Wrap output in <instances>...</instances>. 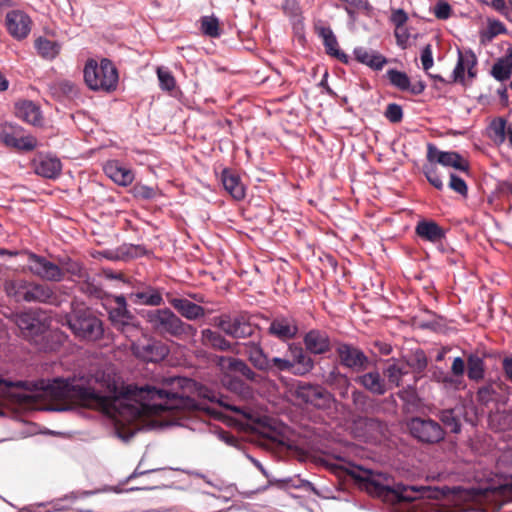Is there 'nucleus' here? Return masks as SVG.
Instances as JSON below:
<instances>
[{
    "instance_id": "37",
    "label": "nucleus",
    "mask_w": 512,
    "mask_h": 512,
    "mask_svg": "<svg viewBox=\"0 0 512 512\" xmlns=\"http://www.w3.org/2000/svg\"><path fill=\"white\" fill-rule=\"evenodd\" d=\"M467 375L472 381L479 382L484 378V360L477 354H470L467 358Z\"/></svg>"
},
{
    "instance_id": "34",
    "label": "nucleus",
    "mask_w": 512,
    "mask_h": 512,
    "mask_svg": "<svg viewBox=\"0 0 512 512\" xmlns=\"http://www.w3.org/2000/svg\"><path fill=\"white\" fill-rule=\"evenodd\" d=\"M492 76L498 81H504L512 75V46L508 47L505 56L499 58L491 70Z\"/></svg>"
},
{
    "instance_id": "43",
    "label": "nucleus",
    "mask_w": 512,
    "mask_h": 512,
    "mask_svg": "<svg viewBox=\"0 0 512 512\" xmlns=\"http://www.w3.org/2000/svg\"><path fill=\"white\" fill-rule=\"evenodd\" d=\"M269 368L265 369L264 372L278 373V372H290L292 373L293 365L290 363V358L286 357H273L268 358Z\"/></svg>"
},
{
    "instance_id": "27",
    "label": "nucleus",
    "mask_w": 512,
    "mask_h": 512,
    "mask_svg": "<svg viewBox=\"0 0 512 512\" xmlns=\"http://www.w3.org/2000/svg\"><path fill=\"white\" fill-rule=\"evenodd\" d=\"M14 322L24 336L38 335L43 331V325L32 312L16 314Z\"/></svg>"
},
{
    "instance_id": "49",
    "label": "nucleus",
    "mask_w": 512,
    "mask_h": 512,
    "mask_svg": "<svg viewBox=\"0 0 512 512\" xmlns=\"http://www.w3.org/2000/svg\"><path fill=\"white\" fill-rule=\"evenodd\" d=\"M405 373L404 367L397 363L391 364L387 368V377L396 386H399L400 380Z\"/></svg>"
},
{
    "instance_id": "61",
    "label": "nucleus",
    "mask_w": 512,
    "mask_h": 512,
    "mask_svg": "<svg viewBox=\"0 0 512 512\" xmlns=\"http://www.w3.org/2000/svg\"><path fill=\"white\" fill-rule=\"evenodd\" d=\"M283 10L286 14L297 15L299 12V6L296 0H284Z\"/></svg>"
},
{
    "instance_id": "35",
    "label": "nucleus",
    "mask_w": 512,
    "mask_h": 512,
    "mask_svg": "<svg viewBox=\"0 0 512 512\" xmlns=\"http://www.w3.org/2000/svg\"><path fill=\"white\" fill-rule=\"evenodd\" d=\"M201 342L204 346L221 351L229 350L231 344L219 332L211 329H204L201 332Z\"/></svg>"
},
{
    "instance_id": "38",
    "label": "nucleus",
    "mask_w": 512,
    "mask_h": 512,
    "mask_svg": "<svg viewBox=\"0 0 512 512\" xmlns=\"http://www.w3.org/2000/svg\"><path fill=\"white\" fill-rule=\"evenodd\" d=\"M507 29L505 25L498 19L487 18V26L480 31V40L482 43L491 42L496 36L505 34Z\"/></svg>"
},
{
    "instance_id": "29",
    "label": "nucleus",
    "mask_w": 512,
    "mask_h": 512,
    "mask_svg": "<svg viewBox=\"0 0 512 512\" xmlns=\"http://www.w3.org/2000/svg\"><path fill=\"white\" fill-rule=\"evenodd\" d=\"M319 36L323 40L326 52L337 58L343 63L349 62V57L338 48V41L333 31L329 27H321L319 29Z\"/></svg>"
},
{
    "instance_id": "56",
    "label": "nucleus",
    "mask_w": 512,
    "mask_h": 512,
    "mask_svg": "<svg viewBox=\"0 0 512 512\" xmlns=\"http://www.w3.org/2000/svg\"><path fill=\"white\" fill-rule=\"evenodd\" d=\"M407 20L408 15L403 9H395L392 11L390 21L395 26V28L405 26Z\"/></svg>"
},
{
    "instance_id": "21",
    "label": "nucleus",
    "mask_w": 512,
    "mask_h": 512,
    "mask_svg": "<svg viewBox=\"0 0 512 512\" xmlns=\"http://www.w3.org/2000/svg\"><path fill=\"white\" fill-rule=\"evenodd\" d=\"M269 332L279 339H292L298 332V326L291 317H277L271 322Z\"/></svg>"
},
{
    "instance_id": "33",
    "label": "nucleus",
    "mask_w": 512,
    "mask_h": 512,
    "mask_svg": "<svg viewBox=\"0 0 512 512\" xmlns=\"http://www.w3.org/2000/svg\"><path fill=\"white\" fill-rule=\"evenodd\" d=\"M358 383H360L365 389L370 391L375 395H383L386 393V383L385 380L381 377L379 372L371 371L365 373L357 378Z\"/></svg>"
},
{
    "instance_id": "28",
    "label": "nucleus",
    "mask_w": 512,
    "mask_h": 512,
    "mask_svg": "<svg viewBox=\"0 0 512 512\" xmlns=\"http://www.w3.org/2000/svg\"><path fill=\"white\" fill-rule=\"evenodd\" d=\"M169 303L186 319L197 320L205 315L202 306L197 305L185 298H172Z\"/></svg>"
},
{
    "instance_id": "47",
    "label": "nucleus",
    "mask_w": 512,
    "mask_h": 512,
    "mask_svg": "<svg viewBox=\"0 0 512 512\" xmlns=\"http://www.w3.org/2000/svg\"><path fill=\"white\" fill-rule=\"evenodd\" d=\"M423 173L426 176L428 182L438 190H442L444 184L442 182L441 176L437 171L434 163H430L423 166Z\"/></svg>"
},
{
    "instance_id": "15",
    "label": "nucleus",
    "mask_w": 512,
    "mask_h": 512,
    "mask_svg": "<svg viewBox=\"0 0 512 512\" xmlns=\"http://www.w3.org/2000/svg\"><path fill=\"white\" fill-rule=\"evenodd\" d=\"M25 294V302H39L50 305H58L60 302L55 290L46 284L29 282Z\"/></svg>"
},
{
    "instance_id": "40",
    "label": "nucleus",
    "mask_w": 512,
    "mask_h": 512,
    "mask_svg": "<svg viewBox=\"0 0 512 512\" xmlns=\"http://www.w3.org/2000/svg\"><path fill=\"white\" fill-rule=\"evenodd\" d=\"M131 298L142 305L159 306L163 303L162 295L155 289L133 293Z\"/></svg>"
},
{
    "instance_id": "62",
    "label": "nucleus",
    "mask_w": 512,
    "mask_h": 512,
    "mask_svg": "<svg viewBox=\"0 0 512 512\" xmlns=\"http://www.w3.org/2000/svg\"><path fill=\"white\" fill-rule=\"evenodd\" d=\"M502 368L507 379L512 381V355L502 360Z\"/></svg>"
},
{
    "instance_id": "23",
    "label": "nucleus",
    "mask_w": 512,
    "mask_h": 512,
    "mask_svg": "<svg viewBox=\"0 0 512 512\" xmlns=\"http://www.w3.org/2000/svg\"><path fill=\"white\" fill-rule=\"evenodd\" d=\"M35 173L49 179L56 178L62 170L61 162L56 157L40 156L34 160Z\"/></svg>"
},
{
    "instance_id": "19",
    "label": "nucleus",
    "mask_w": 512,
    "mask_h": 512,
    "mask_svg": "<svg viewBox=\"0 0 512 512\" xmlns=\"http://www.w3.org/2000/svg\"><path fill=\"white\" fill-rule=\"evenodd\" d=\"M386 75L394 87L401 91H409L414 95L421 94L426 87L422 81L411 84L408 75L405 72L398 71L396 69H389L386 72Z\"/></svg>"
},
{
    "instance_id": "60",
    "label": "nucleus",
    "mask_w": 512,
    "mask_h": 512,
    "mask_svg": "<svg viewBox=\"0 0 512 512\" xmlns=\"http://www.w3.org/2000/svg\"><path fill=\"white\" fill-rule=\"evenodd\" d=\"M59 89L68 96H73L77 94L76 85L69 80H62L58 83Z\"/></svg>"
},
{
    "instance_id": "16",
    "label": "nucleus",
    "mask_w": 512,
    "mask_h": 512,
    "mask_svg": "<svg viewBox=\"0 0 512 512\" xmlns=\"http://www.w3.org/2000/svg\"><path fill=\"white\" fill-rule=\"evenodd\" d=\"M288 356L290 363L293 365L292 374L294 375H306L314 368V361L301 346L290 344L288 346Z\"/></svg>"
},
{
    "instance_id": "4",
    "label": "nucleus",
    "mask_w": 512,
    "mask_h": 512,
    "mask_svg": "<svg viewBox=\"0 0 512 512\" xmlns=\"http://www.w3.org/2000/svg\"><path fill=\"white\" fill-rule=\"evenodd\" d=\"M146 320L151 327L160 334H169L179 337L192 330V326L185 324L174 312L168 308L148 311Z\"/></svg>"
},
{
    "instance_id": "48",
    "label": "nucleus",
    "mask_w": 512,
    "mask_h": 512,
    "mask_svg": "<svg viewBox=\"0 0 512 512\" xmlns=\"http://www.w3.org/2000/svg\"><path fill=\"white\" fill-rule=\"evenodd\" d=\"M438 382L443 385L445 389L459 390L464 388L463 380L458 376L449 375L445 372H441V378H438Z\"/></svg>"
},
{
    "instance_id": "64",
    "label": "nucleus",
    "mask_w": 512,
    "mask_h": 512,
    "mask_svg": "<svg viewBox=\"0 0 512 512\" xmlns=\"http://www.w3.org/2000/svg\"><path fill=\"white\" fill-rule=\"evenodd\" d=\"M352 400L358 407H362L365 403L366 396L361 391L354 390L352 392Z\"/></svg>"
},
{
    "instance_id": "8",
    "label": "nucleus",
    "mask_w": 512,
    "mask_h": 512,
    "mask_svg": "<svg viewBox=\"0 0 512 512\" xmlns=\"http://www.w3.org/2000/svg\"><path fill=\"white\" fill-rule=\"evenodd\" d=\"M31 17L20 9L8 11L5 16V26L11 37L21 41L26 39L32 30Z\"/></svg>"
},
{
    "instance_id": "42",
    "label": "nucleus",
    "mask_w": 512,
    "mask_h": 512,
    "mask_svg": "<svg viewBox=\"0 0 512 512\" xmlns=\"http://www.w3.org/2000/svg\"><path fill=\"white\" fill-rule=\"evenodd\" d=\"M217 363L222 371H233L238 372L240 374L242 373L243 369L248 366L241 359L226 356L218 357Z\"/></svg>"
},
{
    "instance_id": "41",
    "label": "nucleus",
    "mask_w": 512,
    "mask_h": 512,
    "mask_svg": "<svg viewBox=\"0 0 512 512\" xmlns=\"http://www.w3.org/2000/svg\"><path fill=\"white\" fill-rule=\"evenodd\" d=\"M420 490L414 486L397 484L393 486L392 496L398 501L411 502L417 499Z\"/></svg>"
},
{
    "instance_id": "22",
    "label": "nucleus",
    "mask_w": 512,
    "mask_h": 512,
    "mask_svg": "<svg viewBox=\"0 0 512 512\" xmlns=\"http://www.w3.org/2000/svg\"><path fill=\"white\" fill-rule=\"evenodd\" d=\"M105 174L116 184L128 186L134 180V173L128 167L123 166L118 161H109L104 166Z\"/></svg>"
},
{
    "instance_id": "31",
    "label": "nucleus",
    "mask_w": 512,
    "mask_h": 512,
    "mask_svg": "<svg viewBox=\"0 0 512 512\" xmlns=\"http://www.w3.org/2000/svg\"><path fill=\"white\" fill-rule=\"evenodd\" d=\"M15 113L18 118L31 125L41 123V111L32 101H22L16 104Z\"/></svg>"
},
{
    "instance_id": "45",
    "label": "nucleus",
    "mask_w": 512,
    "mask_h": 512,
    "mask_svg": "<svg viewBox=\"0 0 512 512\" xmlns=\"http://www.w3.org/2000/svg\"><path fill=\"white\" fill-rule=\"evenodd\" d=\"M157 77L159 80L160 88L164 91H171L176 86V80L168 68L158 67Z\"/></svg>"
},
{
    "instance_id": "10",
    "label": "nucleus",
    "mask_w": 512,
    "mask_h": 512,
    "mask_svg": "<svg viewBox=\"0 0 512 512\" xmlns=\"http://www.w3.org/2000/svg\"><path fill=\"white\" fill-rule=\"evenodd\" d=\"M215 325L234 338H245L253 333L252 325L243 316L221 315L214 319Z\"/></svg>"
},
{
    "instance_id": "3",
    "label": "nucleus",
    "mask_w": 512,
    "mask_h": 512,
    "mask_svg": "<svg viewBox=\"0 0 512 512\" xmlns=\"http://www.w3.org/2000/svg\"><path fill=\"white\" fill-rule=\"evenodd\" d=\"M67 323L77 337L89 341L100 339L104 332L101 320L87 309L74 310Z\"/></svg>"
},
{
    "instance_id": "30",
    "label": "nucleus",
    "mask_w": 512,
    "mask_h": 512,
    "mask_svg": "<svg viewBox=\"0 0 512 512\" xmlns=\"http://www.w3.org/2000/svg\"><path fill=\"white\" fill-rule=\"evenodd\" d=\"M415 231L421 239L432 243L440 242L445 236L444 230L434 221L418 222Z\"/></svg>"
},
{
    "instance_id": "20",
    "label": "nucleus",
    "mask_w": 512,
    "mask_h": 512,
    "mask_svg": "<svg viewBox=\"0 0 512 512\" xmlns=\"http://www.w3.org/2000/svg\"><path fill=\"white\" fill-rule=\"evenodd\" d=\"M337 352L341 363L348 368L360 369L367 362L364 353L353 346L341 344L337 348Z\"/></svg>"
},
{
    "instance_id": "9",
    "label": "nucleus",
    "mask_w": 512,
    "mask_h": 512,
    "mask_svg": "<svg viewBox=\"0 0 512 512\" xmlns=\"http://www.w3.org/2000/svg\"><path fill=\"white\" fill-rule=\"evenodd\" d=\"M131 350L134 356L146 362H159L169 353V349L164 343L154 339L133 342Z\"/></svg>"
},
{
    "instance_id": "55",
    "label": "nucleus",
    "mask_w": 512,
    "mask_h": 512,
    "mask_svg": "<svg viewBox=\"0 0 512 512\" xmlns=\"http://www.w3.org/2000/svg\"><path fill=\"white\" fill-rule=\"evenodd\" d=\"M492 9L496 12L500 13L502 16L506 18L510 22L509 9H508V1L506 0H490L487 2Z\"/></svg>"
},
{
    "instance_id": "5",
    "label": "nucleus",
    "mask_w": 512,
    "mask_h": 512,
    "mask_svg": "<svg viewBox=\"0 0 512 512\" xmlns=\"http://www.w3.org/2000/svg\"><path fill=\"white\" fill-rule=\"evenodd\" d=\"M293 394L299 401L321 410H328L335 403L333 395L320 385L300 382Z\"/></svg>"
},
{
    "instance_id": "50",
    "label": "nucleus",
    "mask_w": 512,
    "mask_h": 512,
    "mask_svg": "<svg viewBox=\"0 0 512 512\" xmlns=\"http://www.w3.org/2000/svg\"><path fill=\"white\" fill-rule=\"evenodd\" d=\"M433 13L437 19L447 20L452 14V8L448 2L440 0L434 6Z\"/></svg>"
},
{
    "instance_id": "53",
    "label": "nucleus",
    "mask_w": 512,
    "mask_h": 512,
    "mask_svg": "<svg viewBox=\"0 0 512 512\" xmlns=\"http://www.w3.org/2000/svg\"><path fill=\"white\" fill-rule=\"evenodd\" d=\"M396 43L401 49H405L408 45L410 33L405 26L395 28L394 32Z\"/></svg>"
},
{
    "instance_id": "24",
    "label": "nucleus",
    "mask_w": 512,
    "mask_h": 512,
    "mask_svg": "<svg viewBox=\"0 0 512 512\" xmlns=\"http://www.w3.org/2000/svg\"><path fill=\"white\" fill-rule=\"evenodd\" d=\"M355 59L373 70H381L387 63L386 57L378 53L377 51L367 49L365 47H356L353 50Z\"/></svg>"
},
{
    "instance_id": "36",
    "label": "nucleus",
    "mask_w": 512,
    "mask_h": 512,
    "mask_svg": "<svg viewBox=\"0 0 512 512\" xmlns=\"http://www.w3.org/2000/svg\"><path fill=\"white\" fill-rule=\"evenodd\" d=\"M35 49L44 59L52 60L60 53L61 46L58 42L49 40L45 37H38L35 40Z\"/></svg>"
},
{
    "instance_id": "14",
    "label": "nucleus",
    "mask_w": 512,
    "mask_h": 512,
    "mask_svg": "<svg viewBox=\"0 0 512 512\" xmlns=\"http://www.w3.org/2000/svg\"><path fill=\"white\" fill-rule=\"evenodd\" d=\"M364 474L361 479L365 481V487L369 493L378 497H386L392 494L393 487L387 475L382 473L376 474L371 471H365Z\"/></svg>"
},
{
    "instance_id": "58",
    "label": "nucleus",
    "mask_w": 512,
    "mask_h": 512,
    "mask_svg": "<svg viewBox=\"0 0 512 512\" xmlns=\"http://www.w3.org/2000/svg\"><path fill=\"white\" fill-rule=\"evenodd\" d=\"M451 372L454 376H458L459 378H463L465 372V362L461 357H455L452 366Z\"/></svg>"
},
{
    "instance_id": "46",
    "label": "nucleus",
    "mask_w": 512,
    "mask_h": 512,
    "mask_svg": "<svg viewBox=\"0 0 512 512\" xmlns=\"http://www.w3.org/2000/svg\"><path fill=\"white\" fill-rule=\"evenodd\" d=\"M440 420L448 429H450L451 432L459 433L461 431L459 419L456 417L452 409L441 411Z\"/></svg>"
},
{
    "instance_id": "17",
    "label": "nucleus",
    "mask_w": 512,
    "mask_h": 512,
    "mask_svg": "<svg viewBox=\"0 0 512 512\" xmlns=\"http://www.w3.org/2000/svg\"><path fill=\"white\" fill-rule=\"evenodd\" d=\"M237 353L243 354L250 363L258 370L263 371L269 368L268 356L264 353L261 346L253 341L243 343Z\"/></svg>"
},
{
    "instance_id": "18",
    "label": "nucleus",
    "mask_w": 512,
    "mask_h": 512,
    "mask_svg": "<svg viewBox=\"0 0 512 512\" xmlns=\"http://www.w3.org/2000/svg\"><path fill=\"white\" fill-rule=\"evenodd\" d=\"M487 134L496 145H501L507 140L512 147V124L504 118L493 119L487 128Z\"/></svg>"
},
{
    "instance_id": "2",
    "label": "nucleus",
    "mask_w": 512,
    "mask_h": 512,
    "mask_svg": "<svg viewBox=\"0 0 512 512\" xmlns=\"http://www.w3.org/2000/svg\"><path fill=\"white\" fill-rule=\"evenodd\" d=\"M84 80L92 90L111 91L116 88L118 73L108 59H102L100 64L89 60L84 68Z\"/></svg>"
},
{
    "instance_id": "44",
    "label": "nucleus",
    "mask_w": 512,
    "mask_h": 512,
    "mask_svg": "<svg viewBox=\"0 0 512 512\" xmlns=\"http://www.w3.org/2000/svg\"><path fill=\"white\" fill-rule=\"evenodd\" d=\"M201 31L204 35L216 38L220 36L219 21L214 16H204L201 19Z\"/></svg>"
},
{
    "instance_id": "25",
    "label": "nucleus",
    "mask_w": 512,
    "mask_h": 512,
    "mask_svg": "<svg viewBox=\"0 0 512 512\" xmlns=\"http://www.w3.org/2000/svg\"><path fill=\"white\" fill-rule=\"evenodd\" d=\"M306 349L313 354H323L330 348L329 337L325 332L311 330L304 337Z\"/></svg>"
},
{
    "instance_id": "26",
    "label": "nucleus",
    "mask_w": 512,
    "mask_h": 512,
    "mask_svg": "<svg viewBox=\"0 0 512 512\" xmlns=\"http://www.w3.org/2000/svg\"><path fill=\"white\" fill-rule=\"evenodd\" d=\"M477 64L476 56L471 51L461 52L458 51V61L453 70L454 81H462L464 79V72L467 69L470 77L475 76L474 67Z\"/></svg>"
},
{
    "instance_id": "51",
    "label": "nucleus",
    "mask_w": 512,
    "mask_h": 512,
    "mask_svg": "<svg viewBox=\"0 0 512 512\" xmlns=\"http://www.w3.org/2000/svg\"><path fill=\"white\" fill-rule=\"evenodd\" d=\"M384 115L391 123H398L403 118L402 107L396 103H390L388 104Z\"/></svg>"
},
{
    "instance_id": "32",
    "label": "nucleus",
    "mask_w": 512,
    "mask_h": 512,
    "mask_svg": "<svg viewBox=\"0 0 512 512\" xmlns=\"http://www.w3.org/2000/svg\"><path fill=\"white\" fill-rule=\"evenodd\" d=\"M221 179L224 189L235 200H241L245 197V187L237 174L225 169L222 172Z\"/></svg>"
},
{
    "instance_id": "52",
    "label": "nucleus",
    "mask_w": 512,
    "mask_h": 512,
    "mask_svg": "<svg viewBox=\"0 0 512 512\" xmlns=\"http://www.w3.org/2000/svg\"><path fill=\"white\" fill-rule=\"evenodd\" d=\"M449 187L462 196L467 195L468 187L466 182L461 177H458L453 173L450 174Z\"/></svg>"
},
{
    "instance_id": "1",
    "label": "nucleus",
    "mask_w": 512,
    "mask_h": 512,
    "mask_svg": "<svg viewBox=\"0 0 512 512\" xmlns=\"http://www.w3.org/2000/svg\"><path fill=\"white\" fill-rule=\"evenodd\" d=\"M13 387L32 392L31 397L50 395L59 400L93 409V374L72 379H55L52 383H47L45 380L12 382L0 378V397L7 395L9 389Z\"/></svg>"
},
{
    "instance_id": "12",
    "label": "nucleus",
    "mask_w": 512,
    "mask_h": 512,
    "mask_svg": "<svg viewBox=\"0 0 512 512\" xmlns=\"http://www.w3.org/2000/svg\"><path fill=\"white\" fill-rule=\"evenodd\" d=\"M427 160L430 163H437L444 167H452L460 171H468V162L457 152L441 151L433 144L427 145Z\"/></svg>"
},
{
    "instance_id": "39",
    "label": "nucleus",
    "mask_w": 512,
    "mask_h": 512,
    "mask_svg": "<svg viewBox=\"0 0 512 512\" xmlns=\"http://www.w3.org/2000/svg\"><path fill=\"white\" fill-rule=\"evenodd\" d=\"M28 285L29 282L22 279L7 280L4 284V290L9 297L16 301H25V291L28 290Z\"/></svg>"
},
{
    "instance_id": "11",
    "label": "nucleus",
    "mask_w": 512,
    "mask_h": 512,
    "mask_svg": "<svg viewBox=\"0 0 512 512\" xmlns=\"http://www.w3.org/2000/svg\"><path fill=\"white\" fill-rule=\"evenodd\" d=\"M116 307L109 312V318L114 327L127 336L132 332L138 331V326L133 322V315L127 309V302L124 296H117L115 299Z\"/></svg>"
},
{
    "instance_id": "13",
    "label": "nucleus",
    "mask_w": 512,
    "mask_h": 512,
    "mask_svg": "<svg viewBox=\"0 0 512 512\" xmlns=\"http://www.w3.org/2000/svg\"><path fill=\"white\" fill-rule=\"evenodd\" d=\"M20 129L10 128L0 131V141L7 147L20 151H32L38 145L37 139L32 135H19Z\"/></svg>"
},
{
    "instance_id": "6",
    "label": "nucleus",
    "mask_w": 512,
    "mask_h": 512,
    "mask_svg": "<svg viewBox=\"0 0 512 512\" xmlns=\"http://www.w3.org/2000/svg\"><path fill=\"white\" fill-rule=\"evenodd\" d=\"M21 255L26 259L27 269L33 275L52 282H60L64 279V269L47 258L32 252H24Z\"/></svg>"
},
{
    "instance_id": "59",
    "label": "nucleus",
    "mask_w": 512,
    "mask_h": 512,
    "mask_svg": "<svg viewBox=\"0 0 512 512\" xmlns=\"http://www.w3.org/2000/svg\"><path fill=\"white\" fill-rule=\"evenodd\" d=\"M497 190L505 197H512V176L498 183Z\"/></svg>"
},
{
    "instance_id": "54",
    "label": "nucleus",
    "mask_w": 512,
    "mask_h": 512,
    "mask_svg": "<svg viewBox=\"0 0 512 512\" xmlns=\"http://www.w3.org/2000/svg\"><path fill=\"white\" fill-rule=\"evenodd\" d=\"M421 63L425 71H428L433 66L434 61L431 44H427L423 47L421 51Z\"/></svg>"
},
{
    "instance_id": "63",
    "label": "nucleus",
    "mask_w": 512,
    "mask_h": 512,
    "mask_svg": "<svg viewBox=\"0 0 512 512\" xmlns=\"http://www.w3.org/2000/svg\"><path fill=\"white\" fill-rule=\"evenodd\" d=\"M65 270L72 274V275H76V276H81L82 274V267L79 263L77 262H70V263H67L66 267H65Z\"/></svg>"
},
{
    "instance_id": "7",
    "label": "nucleus",
    "mask_w": 512,
    "mask_h": 512,
    "mask_svg": "<svg viewBox=\"0 0 512 512\" xmlns=\"http://www.w3.org/2000/svg\"><path fill=\"white\" fill-rule=\"evenodd\" d=\"M411 434L423 443H438L444 439L441 425L432 419L413 418L409 423Z\"/></svg>"
},
{
    "instance_id": "57",
    "label": "nucleus",
    "mask_w": 512,
    "mask_h": 512,
    "mask_svg": "<svg viewBox=\"0 0 512 512\" xmlns=\"http://www.w3.org/2000/svg\"><path fill=\"white\" fill-rule=\"evenodd\" d=\"M135 196L142 199H151L155 195L153 188L146 185H139L134 188Z\"/></svg>"
}]
</instances>
